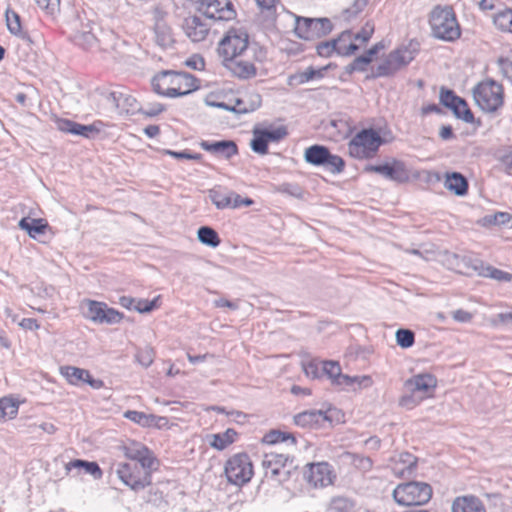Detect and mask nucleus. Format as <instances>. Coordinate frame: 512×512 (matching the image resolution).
Listing matches in <instances>:
<instances>
[{
  "label": "nucleus",
  "instance_id": "1",
  "mask_svg": "<svg viewBox=\"0 0 512 512\" xmlns=\"http://www.w3.org/2000/svg\"><path fill=\"white\" fill-rule=\"evenodd\" d=\"M153 91L161 96L175 98L188 95L199 88L198 80L189 73L164 70L151 81Z\"/></svg>",
  "mask_w": 512,
  "mask_h": 512
},
{
  "label": "nucleus",
  "instance_id": "2",
  "mask_svg": "<svg viewBox=\"0 0 512 512\" xmlns=\"http://www.w3.org/2000/svg\"><path fill=\"white\" fill-rule=\"evenodd\" d=\"M428 24L431 36L444 42H455L462 35L456 12L450 5H436L430 11Z\"/></svg>",
  "mask_w": 512,
  "mask_h": 512
},
{
  "label": "nucleus",
  "instance_id": "3",
  "mask_svg": "<svg viewBox=\"0 0 512 512\" xmlns=\"http://www.w3.org/2000/svg\"><path fill=\"white\" fill-rule=\"evenodd\" d=\"M383 143V138L375 129L364 128L352 137L347 147L352 158L364 160L374 158Z\"/></svg>",
  "mask_w": 512,
  "mask_h": 512
},
{
  "label": "nucleus",
  "instance_id": "4",
  "mask_svg": "<svg viewBox=\"0 0 512 512\" xmlns=\"http://www.w3.org/2000/svg\"><path fill=\"white\" fill-rule=\"evenodd\" d=\"M255 46L250 45L249 36L242 29L232 28L226 32L219 42L218 53L223 59V63L235 59V57H245L253 54Z\"/></svg>",
  "mask_w": 512,
  "mask_h": 512
},
{
  "label": "nucleus",
  "instance_id": "5",
  "mask_svg": "<svg viewBox=\"0 0 512 512\" xmlns=\"http://www.w3.org/2000/svg\"><path fill=\"white\" fill-rule=\"evenodd\" d=\"M473 98L482 111L494 113L504 104V88L497 81L487 79L473 88Z\"/></svg>",
  "mask_w": 512,
  "mask_h": 512
},
{
  "label": "nucleus",
  "instance_id": "6",
  "mask_svg": "<svg viewBox=\"0 0 512 512\" xmlns=\"http://www.w3.org/2000/svg\"><path fill=\"white\" fill-rule=\"evenodd\" d=\"M430 484L422 481H409L398 484L393 490L394 500L402 506H421L432 498Z\"/></svg>",
  "mask_w": 512,
  "mask_h": 512
},
{
  "label": "nucleus",
  "instance_id": "7",
  "mask_svg": "<svg viewBox=\"0 0 512 512\" xmlns=\"http://www.w3.org/2000/svg\"><path fill=\"white\" fill-rule=\"evenodd\" d=\"M304 159L307 163L323 167L333 174L341 173L345 168L344 160L340 156L332 154L324 145L315 144L308 147L305 150Z\"/></svg>",
  "mask_w": 512,
  "mask_h": 512
},
{
  "label": "nucleus",
  "instance_id": "8",
  "mask_svg": "<svg viewBox=\"0 0 512 512\" xmlns=\"http://www.w3.org/2000/svg\"><path fill=\"white\" fill-rule=\"evenodd\" d=\"M81 308L83 309V316L96 324L113 325L120 323L124 317L123 313L109 307L104 302L96 300H83Z\"/></svg>",
  "mask_w": 512,
  "mask_h": 512
},
{
  "label": "nucleus",
  "instance_id": "9",
  "mask_svg": "<svg viewBox=\"0 0 512 512\" xmlns=\"http://www.w3.org/2000/svg\"><path fill=\"white\" fill-rule=\"evenodd\" d=\"M253 474V464L246 453H237L231 456L225 464L227 480L236 486H243L248 483Z\"/></svg>",
  "mask_w": 512,
  "mask_h": 512
},
{
  "label": "nucleus",
  "instance_id": "10",
  "mask_svg": "<svg viewBox=\"0 0 512 512\" xmlns=\"http://www.w3.org/2000/svg\"><path fill=\"white\" fill-rule=\"evenodd\" d=\"M329 18H307L297 16L294 32L297 37L304 40H314L327 36L333 30Z\"/></svg>",
  "mask_w": 512,
  "mask_h": 512
},
{
  "label": "nucleus",
  "instance_id": "11",
  "mask_svg": "<svg viewBox=\"0 0 512 512\" xmlns=\"http://www.w3.org/2000/svg\"><path fill=\"white\" fill-rule=\"evenodd\" d=\"M288 461L289 457L283 453H265L262 460L265 478L278 484L287 481L290 476V471L287 469Z\"/></svg>",
  "mask_w": 512,
  "mask_h": 512
},
{
  "label": "nucleus",
  "instance_id": "12",
  "mask_svg": "<svg viewBox=\"0 0 512 512\" xmlns=\"http://www.w3.org/2000/svg\"><path fill=\"white\" fill-rule=\"evenodd\" d=\"M150 470H140L136 463H119L116 473L119 479L134 491H139L151 483Z\"/></svg>",
  "mask_w": 512,
  "mask_h": 512
},
{
  "label": "nucleus",
  "instance_id": "13",
  "mask_svg": "<svg viewBox=\"0 0 512 512\" xmlns=\"http://www.w3.org/2000/svg\"><path fill=\"white\" fill-rule=\"evenodd\" d=\"M253 54L245 57H235L224 63V66L239 79H250L256 76V61H261L264 57L263 52L257 48L253 50Z\"/></svg>",
  "mask_w": 512,
  "mask_h": 512
},
{
  "label": "nucleus",
  "instance_id": "14",
  "mask_svg": "<svg viewBox=\"0 0 512 512\" xmlns=\"http://www.w3.org/2000/svg\"><path fill=\"white\" fill-rule=\"evenodd\" d=\"M199 11L215 21H230L236 17V11L230 0H201Z\"/></svg>",
  "mask_w": 512,
  "mask_h": 512
},
{
  "label": "nucleus",
  "instance_id": "15",
  "mask_svg": "<svg viewBox=\"0 0 512 512\" xmlns=\"http://www.w3.org/2000/svg\"><path fill=\"white\" fill-rule=\"evenodd\" d=\"M366 172H375L386 179L404 183L409 180V172L403 161L393 160L391 163H384L379 165L369 164L365 167Z\"/></svg>",
  "mask_w": 512,
  "mask_h": 512
},
{
  "label": "nucleus",
  "instance_id": "16",
  "mask_svg": "<svg viewBox=\"0 0 512 512\" xmlns=\"http://www.w3.org/2000/svg\"><path fill=\"white\" fill-rule=\"evenodd\" d=\"M349 34L342 32L337 38L320 42L316 45L317 54L321 57H330L334 53L341 56H350L359 49L357 44H349L348 46H339V43L347 41Z\"/></svg>",
  "mask_w": 512,
  "mask_h": 512
},
{
  "label": "nucleus",
  "instance_id": "17",
  "mask_svg": "<svg viewBox=\"0 0 512 512\" xmlns=\"http://www.w3.org/2000/svg\"><path fill=\"white\" fill-rule=\"evenodd\" d=\"M60 373L71 385L78 386L86 383L93 389H101L104 387V382L101 379L93 378L86 369L74 366H62Z\"/></svg>",
  "mask_w": 512,
  "mask_h": 512
},
{
  "label": "nucleus",
  "instance_id": "18",
  "mask_svg": "<svg viewBox=\"0 0 512 512\" xmlns=\"http://www.w3.org/2000/svg\"><path fill=\"white\" fill-rule=\"evenodd\" d=\"M330 411L306 410L294 416V423L302 428L319 429L324 427L326 423L331 424Z\"/></svg>",
  "mask_w": 512,
  "mask_h": 512
},
{
  "label": "nucleus",
  "instance_id": "19",
  "mask_svg": "<svg viewBox=\"0 0 512 512\" xmlns=\"http://www.w3.org/2000/svg\"><path fill=\"white\" fill-rule=\"evenodd\" d=\"M334 478L333 469L327 462L312 463L306 472L307 481L315 488H322L332 484Z\"/></svg>",
  "mask_w": 512,
  "mask_h": 512
},
{
  "label": "nucleus",
  "instance_id": "20",
  "mask_svg": "<svg viewBox=\"0 0 512 512\" xmlns=\"http://www.w3.org/2000/svg\"><path fill=\"white\" fill-rule=\"evenodd\" d=\"M419 53V42L410 40L409 43L399 46L391 51L388 56L399 70L409 65Z\"/></svg>",
  "mask_w": 512,
  "mask_h": 512
},
{
  "label": "nucleus",
  "instance_id": "21",
  "mask_svg": "<svg viewBox=\"0 0 512 512\" xmlns=\"http://www.w3.org/2000/svg\"><path fill=\"white\" fill-rule=\"evenodd\" d=\"M182 27L186 36L192 42H201L205 40L210 30L208 24L197 15L185 18Z\"/></svg>",
  "mask_w": 512,
  "mask_h": 512
},
{
  "label": "nucleus",
  "instance_id": "22",
  "mask_svg": "<svg viewBox=\"0 0 512 512\" xmlns=\"http://www.w3.org/2000/svg\"><path fill=\"white\" fill-rule=\"evenodd\" d=\"M437 386V379L431 373H420L405 382V388L413 394L425 395Z\"/></svg>",
  "mask_w": 512,
  "mask_h": 512
},
{
  "label": "nucleus",
  "instance_id": "23",
  "mask_svg": "<svg viewBox=\"0 0 512 512\" xmlns=\"http://www.w3.org/2000/svg\"><path fill=\"white\" fill-rule=\"evenodd\" d=\"M126 456L140 464L143 470H151L156 458L153 452L141 443H133L131 446L126 447Z\"/></svg>",
  "mask_w": 512,
  "mask_h": 512
},
{
  "label": "nucleus",
  "instance_id": "24",
  "mask_svg": "<svg viewBox=\"0 0 512 512\" xmlns=\"http://www.w3.org/2000/svg\"><path fill=\"white\" fill-rule=\"evenodd\" d=\"M57 128L65 133H70L84 138H93L100 132V129L95 124L84 125L69 119H58Z\"/></svg>",
  "mask_w": 512,
  "mask_h": 512
},
{
  "label": "nucleus",
  "instance_id": "25",
  "mask_svg": "<svg viewBox=\"0 0 512 512\" xmlns=\"http://www.w3.org/2000/svg\"><path fill=\"white\" fill-rule=\"evenodd\" d=\"M200 147L207 152H210L216 156H222L225 159H230L238 154L237 144L232 140H204L200 142Z\"/></svg>",
  "mask_w": 512,
  "mask_h": 512
},
{
  "label": "nucleus",
  "instance_id": "26",
  "mask_svg": "<svg viewBox=\"0 0 512 512\" xmlns=\"http://www.w3.org/2000/svg\"><path fill=\"white\" fill-rule=\"evenodd\" d=\"M468 263L470 264L471 268L480 276L489 277L502 282H509L512 279V275L510 273L494 268L492 266H485L483 261L479 259L469 258Z\"/></svg>",
  "mask_w": 512,
  "mask_h": 512
},
{
  "label": "nucleus",
  "instance_id": "27",
  "mask_svg": "<svg viewBox=\"0 0 512 512\" xmlns=\"http://www.w3.org/2000/svg\"><path fill=\"white\" fill-rule=\"evenodd\" d=\"M124 417L142 427L162 426L167 424L166 417H158L153 414H146L136 410H128L124 413Z\"/></svg>",
  "mask_w": 512,
  "mask_h": 512
},
{
  "label": "nucleus",
  "instance_id": "28",
  "mask_svg": "<svg viewBox=\"0 0 512 512\" xmlns=\"http://www.w3.org/2000/svg\"><path fill=\"white\" fill-rule=\"evenodd\" d=\"M452 512H486L483 502L476 496H460L452 503Z\"/></svg>",
  "mask_w": 512,
  "mask_h": 512
},
{
  "label": "nucleus",
  "instance_id": "29",
  "mask_svg": "<svg viewBox=\"0 0 512 512\" xmlns=\"http://www.w3.org/2000/svg\"><path fill=\"white\" fill-rule=\"evenodd\" d=\"M262 103V97L258 93L246 94L235 100L233 112L236 114H246L257 110Z\"/></svg>",
  "mask_w": 512,
  "mask_h": 512
},
{
  "label": "nucleus",
  "instance_id": "30",
  "mask_svg": "<svg viewBox=\"0 0 512 512\" xmlns=\"http://www.w3.org/2000/svg\"><path fill=\"white\" fill-rule=\"evenodd\" d=\"M66 470L71 472L77 470L79 473L89 474L94 479H101L103 472L97 462L75 459L66 464Z\"/></svg>",
  "mask_w": 512,
  "mask_h": 512
},
{
  "label": "nucleus",
  "instance_id": "31",
  "mask_svg": "<svg viewBox=\"0 0 512 512\" xmlns=\"http://www.w3.org/2000/svg\"><path fill=\"white\" fill-rule=\"evenodd\" d=\"M444 186L457 196H465L468 192V181L459 172L447 173Z\"/></svg>",
  "mask_w": 512,
  "mask_h": 512
},
{
  "label": "nucleus",
  "instance_id": "32",
  "mask_svg": "<svg viewBox=\"0 0 512 512\" xmlns=\"http://www.w3.org/2000/svg\"><path fill=\"white\" fill-rule=\"evenodd\" d=\"M5 17L7 29L12 35L22 40L30 41V36L28 32L22 29L21 19L18 13L11 9H7L5 12Z\"/></svg>",
  "mask_w": 512,
  "mask_h": 512
},
{
  "label": "nucleus",
  "instance_id": "33",
  "mask_svg": "<svg viewBox=\"0 0 512 512\" xmlns=\"http://www.w3.org/2000/svg\"><path fill=\"white\" fill-rule=\"evenodd\" d=\"M20 402L12 395L0 398V423L14 419L18 415Z\"/></svg>",
  "mask_w": 512,
  "mask_h": 512
},
{
  "label": "nucleus",
  "instance_id": "34",
  "mask_svg": "<svg viewBox=\"0 0 512 512\" xmlns=\"http://www.w3.org/2000/svg\"><path fill=\"white\" fill-rule=\"evenodd\" d=\"M208 196L217 209L223 210L231 206L232 196L226 188L216 186L208 191Z\"/></svg>",
  "mask_w": 512,
  "mask_h": 512
},
{
  "label": "nucleus",
  "instance_id": "35",
  "mask_svg": "<svg viewBox=\"0 0 512 512\" xmlns=\"http://www.w3.org/2000/svg\"><path fill=\"white\" fill-rule=\"evenodd\" d=\"M481 224L486 227L499 226L512 228V215L508 212H496L485 215L481 220Z\"/></svg>",
  "mask_w": 512,
  "mask_h": 512
},
{
  "label": "nucleus",
  "instance_id": "36",
  "mask_svg": "<svg viewBox=\"0 0 512 512\" xmlns=\"http://www.w3.org/2000/svg\"><path fill=\"white\" fill-rule=\"evenodd\" d=\"M19 227L25 230L31 238L36 239L45 232L47 224L42 219L24 217L19 221Z\"/></svg>",
  "mask_w": 512,
  "mask_h": 512
},
{
  "label": "nucleus",
  "instance_id": "37",
  "mask_svg": "<svg viewBox=\"0 0 512 512\" xmlns=\"http://www.w3.org/2000/svg\"><path fill=\"white\" fill-rule=\"evenodd\" d=\"M322 375L327 376L333 384L343 385L344 377L341 366L336 361H322Z\"/></svg>",
  "mask_w": 512,
  "mask_h": 512
},
{
  "label": "nucleus",
  "instance_id": "38",
  "mask_svg": "<svg viewBox=\"0 0 512 512\" xmlns=\"http://www.w3.org/2000/svg\"><path fill=\"white\" fill-rule=\"evenodd\" d=\"M356 503L348 497H333L326 509V512H356Z\"/></svg>",
  "mask_w": 512,
  "mask_h": 512
},
{
  "label": "nucleus",
  "instance_id": "39",
  "mask_svg": "<svg viewBox=\"0 0 512 512\" xmlns=\"http://www.w3.org/2000/svg\"><path fill=\"white\" fill-rule=\"evenodd\" d=\"M492 21L499 31L512 34V9L498 10L493 15Z\"/></svg>",
  "mask_w": 512,
  "mask_h": 512
},
{
  "label": "nucleus",
  "instance_id": "40",
  "mask_svg": "<svg viewBox=\"0 0 512 512\" xmlns=\"http://www.w3.org/2000/svg\"><path fill=\"white\" fill-rule=\"evenodd\" d=\"M211 437L212 441H210V445L213 448L221 451L227 448L236 440L237 432L232 428H228L223 433L213 434Z\"/></svg>",
  "mask_w": 512,
  "mask_h": 512
},
{
  "label": "nucleus",
  "instance_id": "41",
  "mask_svg": "<svg viewBox=\"0 0 512 512\" xmlns=\"http://www.w3.org/2000/svg\"><path fill=\"white\" fill-rule=\"evenodd\" d=\"M198 240L209 247L216 248L220 245L218 233L209 226H201L197 231Z\"/></svg>",
  "mask_w": 512,
  "mask_h": 512
},
{
  "label": "nucleus",
  "instance_id": "42",
  "mask_svg": "<svg viewBox=\"0 0 512 512\" xmlns=\"http://www.w3.org/2000/svg\"><path fill=\"white\" fill-rule=\"evenodd\" d=\"M287 441H290L291 444H296V439L293 434L288 432H282L280 430H271L268 433H266L262 438L263 443L270 445L284 443Z\"/></svg>",
  "mask_w": 512,
  "mask_h": 512
},
{
  "label": "nucleus",
  "instance_id": "43",
  "mask_svg": "<svg viewBox=\"0 0 512 512\" xmlns=\"http://www.w3.org/2000/svg\"><path fill=\"white\" fill-rule=\"evenodd\" d=\"M326 70V67L319 69L308 67L305 71L299 72L291 76V79L296 80L298 84H305L314 79H322L324 77Z\"/></svg>",
  "mask_w": 512,
  "mask_h": 512
},
{
  "label": "nucleus",
  "instance_id": "44",
  "mask_svg": "<svg viewBox=\"0 0 512 512\" xmlns=\"http://www.w3.org/2000/svg\"><path fill=\"white\" fill-rule=\"evenodd\" d=\"M398 71L400 70L387 55L386 58L375 68L373 77H390L395 75Z\"/></svg>",
  "mask_w": 512,
  "mask_h": 512
},
{
  "label": "nucleus",
  "instance_id": "45",
  "mask_svg": "<svg viewBox=\"0 0 512 512\" xmlns=\"http://www.w3.org/2000/svg\"><path fill=\"white\" fill-rule=\"evenodd\" d=\"M268 140L261 131V129H255L253 131V138L251 140V149L258 154L264 155L268 152Z\"/></svg>",
  "mask_w": 512,
  "mask_h": 512
},
{
  "label": "nucleus",
  "instance_id": "46",
  "mask_svg": "<svg viewBox=\"0 0 512 512\" xmlns=\"http://www.w3.org/2000/svg\"><path fill=\"white\" fill-rule=\"evenodd\" d=\"M450 110L456 116V118L461 119L466 123H473L474 115L470 108L468 107L466 101L462 98V104L455 103Z\"/></svg>",
  "mask_w": 512,
  "mask_h": 512
},
{
  "label": "nucleus",
  "instance_id": "47",
  "mask_svg": "<svg viewBox=\"0 0 512 512\" xmlns=\"http://www.w3.org/2000/svg\"><path fill=\"white\" fill-rule=\"evenodd\" d=\"M450 110L456 116V118L461 119L466 123H473L474 115L470 108L468 107L466 101L462 98V104L455 103Z\"/></svg>",
  "mask_w": 512,
  "mask_h": 512
},
{
  "label": "nucleus",
  "instance_id": "48",
  "mask_svg": "<svg viewBox=\"0 0 512 512\" xmlns=\"http://www.w3.org/2000/svg\"><path fill=\"white\" fill-rule=\"evenodd\" d=\"M147 503L152 504L156 507L165 506L167 504L163 491L158 486H150L145 496Z\"/></svg>",
  "mask_w": 512,
  "mask_h": 512
},
{
  "label": "nucleus",
  "instance_id": "49",
  "mask_svg": "<svg viewBox=\"0 0 512 512\" xmlns=\"http://www.w3.org/2000/svg\"><path fill=\"white\" fill-rule=\"evenodd\" d=\"M396 342L401 348H410L415 342V334L410 329H398L396 331Z\"/></svg>",
  "mask_w": 512,
  "mask_h": 512
},
{
  "label": "nucleus",
  "instance_id": "50",
  "mask_svg": "<svg viewBox=\"0 0 512 512\" xmlns=\"http://www.w3.org/2000/svg\"><path fill=\"white\" fill-rule=\"evenodd\" d=\"M368 0H354L353 4L342 11V18L345 21H351L356 18L367 6Z\"/></svg>",
  "mask_w": 512,
  "mask_h": 512
},
{
  "label": "nucleus",
  "instance_id": "51",
  "mask_svg": "<svg viewBox=\"0 0 512 512\" xmlns=\"http://www.w3.org/2000/svg\"><path fill=\"white\" fill-rule=\"evenodd\" d=\"M75 43L85 50H89L96 46L97 39L90 31L78 32L75 35Z\"/></svg>",
  "mask_w": 512,
  "mask_h": 512
},
{
  "label": "nucleus",
  "instance_id": "52",
  "mask_svg": "<svg viewBox=\"0 0 512 512\" xmlns=\"http://www.w3.org/2000/svg\"><path fill=\"white\" fill-rule=\"evenodd\" d=\"M303 370L307 377L311 379H319L322 375V361L311 360L303 364Z\"/></svg>",
  "mask_w": 512,
  "mask_h": 512
},
{
  "label": "nucleus",
  "instance_id": "53",
  "mask_svg": "<svg viewBox=\"0 0 512 512\" xmlns=\"http://www.w3.org/2000/svg\"><path fill=\"white\" fill-rule=\"evenodd\" d=\"M268 142H278L285 138L288 134L285 126H279L277 128H263L261 129Z\"/></svg>",
  "mask_w": 512,
  "mask_h": 512
},
{
  "label": "nucleus",
  "instance_id": "54",
  "mask_svg": "<svg viewBox=\"0 0 512 512\" xmlns=\"http://www.w3.org/2000/svg\"><path fill=\"white\" fill-rule=\"evenodd\" d=\"M462 104V98L457 96L454 91L450 89L441 88L440 90V103L447 107L451 108L455 103Z\"/></svg>",
  "mask_w": 512,
  "mask_h": 512
},
{
  "label": "nucleus",
  "instance_id": "55",
  "mask_svg": "<svg viewBox=\"0 0 512 512\" xmlns=\"http://www.w3.org/2000/svg\"><path fill=\"white\" fill-rule=\"evenodd\" d=\"M371 63L370 58L364 54L356 57L347 67L346 72L353 73L354 71L363 72Z\"/></svg>",
  "mask_w": 512,
  "mask_h": 512
},
{
  "label": "nucleus",
  "instance_id": "56",
  "mask_svg": "<svg viewBox=\"0 0 512 512\" xmlns=\"http://www.w3.org/2000/svg\"><path fill=\"white\" fill-rule=\"evenodd\" d=\"M154 356V350L151 347H145L137 352L136 359L140 365L148 368L153 363Z\"/></svg>",
  "mask_w": 512,
  "mask_h": 512
},
{
  "label": "nucleus",
  "instance_id": "57",
  "mask_svg": "<svg viewBox=\"0 0 512 512\" xmlns=\"http://www.w3.org/2000/svg\"><path fill=\"white\" fill-rule=\"evenodd\" d=\"M35 2L48 15H55L60 10V0H35Z\"/></svg>",
  "mask_w": 512,
  "mask_h": 512
},
{
  "label": "nucleus",
  "instance_id": "58",
  "mask_svg": "<svg viewBox=\"0 0 512 512\" xmlns=\"http://www.w3.org/2000/svg\"><path fill=\"white\" fill-rule=\"evenodd\" d=\"M165 153L176 159H187L195 161H200L202 159V155L200 153H194L188 149L183 151L166 150Z\"/></svg>",
  "mask_w": 512,
  "mask_h": 512
},
{
  "label": "nucleus",
  "instance_id": "59",
  "mask_svg": "<svg viewBox=\"0 0 512 512\" xmlns=\"http://www.w3.org/2000/svg\"><path fill=\"white\" fill-rule=\"evenodd\" d=\"M374 29V24H372L371 22H367L359 32L353 35V39L361 41L362 43H366L372 37Z\"/></svg>",
  "mask_w": 512,
  "mask_h": 512
},
{
  "label": "nucleus",
  "instance_id": "60",
  "mask_svg": "<svg viewBox=\"0 0 512 512\" xmlns=\"http://www.w3.org/2000/svg\"><path fill=\"white\" fill-rule=\"evenodd\" d=\"M354 383H357L359 386L362 387H369L372 385L373 381L372 378L368 375L363 376H345L344 377V385L350 386Z\"/></svg>",
  "mask_w": 512,
  "mask_h": 512
},
{
  "label": "nucleus",
  "instance_id": "61",
  "mask_svg": "<svg viewBox=\"0 0 512 512\" xmlns=\"http://www.w3.org/2000/svg\"><path fill=\"white\" fill-rule=\"evenodd\" d=\"M165 107L161 103H149L145 107L140 109V112L147 117H155L162 113Z\"/></svg>",
  "mask_w": 512,
  "mask_h": 512
},
{
  "label": "nucleus",
  "instance_id": "62",
  "mask_svg": "<svg viewBox=\"0 0 512 512\" xmlns=\"http://www.w3.org/2000/svg\"><path fill=\"white\" fill-rule=\"evenodd\" d=\"M157 41L161 46H168L173 40L169 29L160 25L156 28Z\"/></svg>",
  "mask_w": 512,
  "mask_h": 512
},
{
  "label": "nucleus",
  "instance_id": "63",
  "mask_svg": "<svg viewBox=\"0 0 512 512\" xmlns=\"http://www.w3.org/2000/svg\"><path fill=\"white\" fill-rule=\"evenodd\" d=\"M421 399H422V397L417 399L416 394H413L410 392V394L403 395L400 398L399 405L406 409H413L420 403Z\"/></svg>",
  "mask_w": 512,
  "mask_h": 512
},
{
  "label": "nucleus",
  "instance_id": "64",
  "mask_svg": "<svg viewBox=\"0 0 512 512\" xmlns=\"http://www.w3.org/2000/svg\"><path fill=\"white\" fill-rule=\"evenodd\" d=\"M499 161L503 166L505 173L512 175V148L503 152L499 157Z\"/></svg>",
  "mask_w": 512,
  "mask_h": 512
}]
</instances>
